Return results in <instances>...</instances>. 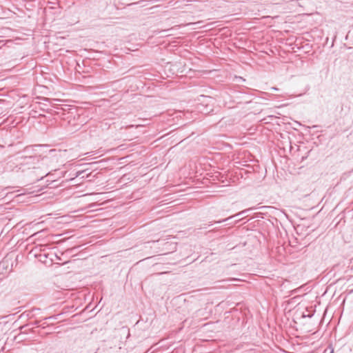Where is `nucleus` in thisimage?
<instances>
[{"instance_id":"6","label":"nucleus","mask_w":353,"mask_h":353,"mask_svg":"<svg viewBox=\"0 0 353 353\" xmlns=\"http://www.w3.org/2000/svg\"><path fill=\"white\" fill-rule=\"evenodd\" d=\"M205 100H206L207 101H212V99L211 97H205Z\"/></svg>"},{"instance_id":"7","label":"nucleus","mask_w":353,"mask_h":353,"mask_svg":"<svg viewBox=\"0 0 353 353\" xmlns=\"http://www.w3.org/2000/svg\"><path fill=\"white\" fill-rule=\"evenodd\" d=\"M83 172H78L77 176H79Z\"/></svg>"},{"instance_id":"1","label":"nucleus","mask_w":353,"mask_h":353,"mask_svg":"<svg viewBox=\"0 0 353 353\" xmlns=\"http://www.w3.org/2000/svg\"><path fill=\"white\" fill-rule=\"evenodd\" d=\"M198 108L201 112H202L204 114H209L211 111H212V109L211 108H208V104L205 107L203 104L201 103L199 105Z\"/></svg>"},{"instance_id":"5","label":"nucleus","mask_w":353,"mask_h":353,"mask_svg":"<svg viewBox=\"0 0 353 353\" xmlns=\"http://www.w3.org/2000/svg\"><path fill=\"white\" fill-rule=\"evenodd\" d=\"M236 279H227V280H223L221 281V282H225V281H236Z\"/></svg>"},{"instance_id":"8","label":"nucleus","mask_w":353,"mask_h":353,"mask_svg":"<svg viewBox=\"0 0 353 353\" xmlns=\"http://www.w3.org/2000/svg\"><path fill=\"white\" fill-rule=\"evenodd\" d=\"M330 353H334V350H332L330 352Z\"/></svg>"},{"instance_id":"3","label":"nucleus","mask_w":353,"mask_h":353,"mask_svg":"<svg viewBox=\"0 0 353 353\" xmlns=\"http://www.w3.org/2000/svg\"><path fill=\"white\" fill-rule=\"evenodd\" d=\"M150 2V1H140L137 3H135V4H142L141 6H146L148 5V3Z\"/></svg>"},{"instance_id":"2","label":"nucleus","mask_w":353,"mask_h":353,"mask_svg":"<svg viewBox=\"0 0 353 353\" xmlns=\"http://www.w3.org/2000/svg\"><path fill=\"white\" fill-rule=\"evenodd\" d=\"M246 211H247V210H243V211H241V212H240L237 213L236 214H235V215H234V216H230V217H228V218H227V219H223V220H221V221H216V223H222V222H224V221H228V220H230V219H232V218H234V217H235V216H241V215L244 214L246 212Z\"/></svg>"},{"instance_id":"4","label":"nucleus","mask_w":353,"mask_h":353,"mask_svg":"<svg viewBox=\"0 0 353 353\" xmlns=\"http://www.w3.org/2000/svg\"><path fill=\"white\" fill-rule=\"evenodd\" d=\"M48 174L46 173H43L41 175L39 176L37 179H36V181H39L41 179H42L45 176H46Z\"/></svg>"}]
</instances>
